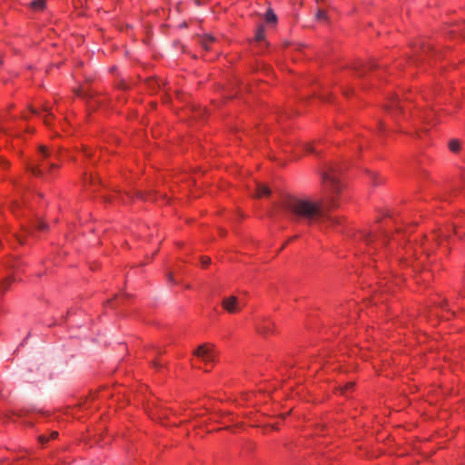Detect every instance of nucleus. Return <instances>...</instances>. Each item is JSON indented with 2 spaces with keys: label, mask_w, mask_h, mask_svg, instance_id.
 <instances>
[{
  "label": "nucleus",
  "mask_w": 465,
  "mask_h": 465,
  "mask_svg": "<svg viewBox=\"0 0 465 465\" xmlns=\"http://www.w3.org/2000/svg\"><path fill=\"white\" fill-rule=\"evenodd\" d=\"M341 168L331 165L322 173L323 201H313L307 197L288 196L282 201L283 211L293 220L303 221L308 223L336 225L340 223L338 218L329 215L326 209H334L339 206L338 198L343 191L344 185L341 181Z\"/></svg>",
  "instance_id": "obj_1"
},
{
  "label": "nucleus",
  "mask_w": 465,
  "mask_h": 465,
  "mask_svg": "<svg viewBox=\"0 0 465 465\" xmlns=\"http://www.w3.org/2000/svg\"><path fill=\"white\" fill-rule=\"evenodd\" d=\"M392 223L396 225V229L393 233L389 232L386 255L389 253L393 255L398 262L405 265L415 266L411 259L412 256L416 257L418 247L421 249L422 255L426 254V257H428L434 245H441L444 241H448L451 232L459 237H462L465 233L459 228L460 225V218H456L451 226L444 230L440 229L434 232L430 238L424 236L419 242L416 239L414 242L410 239L406 242V238H410V235H408V230H410V228L407 229L405 224H398L396 222L392 221L391 226Z\"/></svg>",
  "instance_id": "obj_2"
},
{
  "label": "nucleus",
  "mask_w": 465,
  "mask_h": 465,
  "mask_svg": "<svg viewBox=\"0 0 465 465\" xmlns=\"http://www.w3.org/2000/svg\"><path fill=\"white\" fill-rule=\"evenodd\" d=\"M391 219L385 220L381 224H375L371 230H364L355 234V241H360L369 254L372 255L382 250L386 255V246L389 238V230Z\"/></svg>",
  "instance_id": "obj_3"
},
{
  "label": "nucleus",
  "mask_w": 465,
  "mask_h": 465,
  "mask_svg": "<svg viewBox=\"0 0 465 465\" xmlns=\"http://www.w3.org/2000/svg\"><path fill=\"white\" fill-rule=\"evenodd\" d=\"M39 163H29L28 170L35 176L44 175L45 170L55 166L54 163L49 160L50 153L47 148L41 146L38 152Z\"/></svg>",
  "instance_id": "obj_4"
},
{
  "label": "nucleus",
  "mask_w": 465,
  "mask_h": 465,
  "mask_svg": "<svg viewBox=\"0 0 465 465\" xmlns=\"http://www.w3.org/2000/svg\"><path fill=\"white\" fill-rule=\"evenodd\" d=\"M195 360L204 363V371H209L216 361L217 352L212 344H203L194 352Z\"/></svg>",
  "instance_id": "obj_5"
},
{
  "label": "nucleus",
  "mask_w": 465,
  "mask_h": 465,
  "mask_svg": "<svg viewBox=\"0 0 465 465\" xmlns=\"http://www.w3.org/2000/svg\"><path fill=\"white\" fill-rule=\"evenodd\" d=\"M385 107L388 114H390L391 117H397L398 114H401L404 119L408 117V114L405 111L402 102L400 100L398 95H391L389 98Z\"/></svg>",
  "instance_id": "obj_6"
},
{
  "label": "nucleus",
  "mask_w": 465,
  "mask_h": 465,
  "mask_svg": "<svg viewBox=\"0 0 465 465\" xmlns=\"http://www.w3.org/2000/svg\"><path fill=\"white\" fill-rule=\"evenodd\" d=\"M242 306L243 302H242L236 296L233 295L225 297L223 300V309L230 313H235L239 312Z\"/></svg>",
  "instance_id": "obj_7"
},
{
  "label": "nucleus",
  "mask_w": 465,
  "mask_h": 465,
  "mask_svg": "<svg viewBox=\"0 0 465 465\" xmlns=\"http://www.w3.org/2000/svg\"><path fill=\"white\" fill-rule=\"evenodd\" d=\"M255 327L258 332L261 334L267 335L272 331L273 323L270 319L260 318L255 323Z\"/></svg>",
  "instance_id": "obj_8"
},
{
  "label": "nucleus",
  "mask_w": 465,
  "mask_h": 465,
  "mask_svg": "<svg viewBox=\"0 0 465 465\" xmlns=\"http://www.w3.org/2000/svg\"><path fill=\"white\" fill-rule=\"evenodd\" d=\"M22 193V199L21 201L20 200H15L11 204V210L12 212L15 214V215H18V211L19 209L23 206V205H27V196H25V193L24 192H21Z\"/></svg>",
  "instance_id": "obj_9"
},
{
  "label": "nucleus",
  "mask_w": 465,
  "mask_h": 465,
  "mask_svg": "<svg viewBox=\"0 0 465 465\" xmlns=\"http://www.w3.org/2000/svg\"><path fill=\"white\" fill-rule=\"evenodd\" d=\"M434 113L432 111H421L419 109L415 113V117H418L419 120H421L423 122L427 121L428 123L434 121Z\"/></svg>",
  "instance_id": "obj_10"
},
{
  "label": "nucleus",
  "mask_w": 465,
  "mask_h": 465,
  "mask_svg": "<svg viewBox=\"0 0 465 465\" xmlns=\"http://www.w3.org/2000/svg\"><path fill=\"white\" fill-rule=\"evenodd\" d=\"M255 196L256 197H263L270 194V189L262 183H255Z\"/></svg>",
  "instance_id": "obj_11"
},
{
  "label": "nucleus",
  "mask_w": 465,
  "mask_h": 465,
  "mask_svg": "<svg viewBox=\"0 0 465 465\" xmlns=\"http://www.w3.org/2000/svg\"><path fill=\"white\" fill-rule=\"evenodd\" d=\"M264 19L267 24L275 25L277 16L272 9H268L264 15Z\"/></svg>",
  "instance_id": "obj_12"
},
{
  "label": "nucleus",
  "mask_w": 465,
  "mask_h": 465,
  "mask_svg": "<svg viewBox=\"0 0 465 465\" xmlns=\"http://www.w3.org/2000/svg\"><path fill=\"white\" fill-rule=\"evenodd\" d=\"M41 117L46 125H50L51 121L54 118V114L50 110L45 109L43 114H41Z\"/></svg>",
  "instance_id": "obj_13"
},
{
  "label": "nucleus",
  "mask_w": 465,
  "mask_h": 465,
  "mask_svg": "<svg viewBox=\"0 0 465 465\" xmlns=\"http://www.w3.org/2000/svg\"><path fill=\"white\" fill-rule=\"evenodd\" d=\"M215 41V38L213 35H204L202 40V45L203 48L209 50L211 48V45Z\"/></svg>",
  "instance_id": "obj_14"
},
{
  "label": "nucleus",
  "mask_w": 465,
  "mask_h": 465,
  "mask_svg": "<svg viewBox=\"0 0 465 465\" xmlns=\"http://www.w3.org/2000/svg\"><path fill=\"white\" fill-rule=\"evenodd\" d=\"M31 6L35 10H42L45 7V0H34L31 3Z\"/></svg>",
  "instance_id": "obj_15"
},
{
  "label": "nucleus",
  "mask_w": 465,
  "mask_h": 465,
  "mask_svg": "<svg viewBox=\"0 0 465 465\" xmlns=\"http://www.w3.org/2000/svg\"><path fill=\"white\" fill-rule=\"evenodd\" d=\"M255 39L257 42H261L264 39V29L262 26L258 28L256 35H255Z\"/></svg>",
  "instance_id": "obj_16"
},
{
  "label": "nucleus",
  "mask_w": 465,
  "mask_h": 465,
  "mask_svg": "<svg viewBox=\"0 0 465 465\" xmlns=\"http://www.w3.org/2000/svg\"><path fill=\"white\" fill-rule=\"evenodd\" d=\"M449 148L451 152H458L460 149V143L457 140H452L449 143Z\"/></svg>",
  "instance_id": "obj_17"
},
{
  "label": "nucleus",
  "mask_w": 465,
  "mask_h": 465,
  "mask_svg": "<svg viewBox=\"0 0 465 465\" xmlns=\"http://www.w3.org/2000/svg\"><path fill=\"white\" fill-rule=\"evenodd\" d=\"M303 149L306 153H317V151L312 143L303 144Z\"/></svg>",
  "instance_id": "obj_18"
},
{
  "label": "nucleus",
  "mask_w": 465,
  "mask_h": 465,
  "mask_svg": "<svg viewBox=\"0 0 465 465\" xmlns=\"http://www.w3.org/2000/svg\"><path fill=\"white\" fill-rule=\"evenodd\" d=\"M368 175H369V178L370 180H371L373 182V184L376 185L378 184V174L374 172H369L368 173Z\"/></svg>",
  "instance_id": "obj_19"
},
{
  "label": "nucleus",
  "mask_w": 465,
  "mask_h": 465,
  "mask_svg": "<svg viewBox=\"0 0 465 465\" xmlns=\"http://www.w3.org/2000/svg\"><path fill=\"white\" fill-rule=\"evenodd\" d=\"M3 135L2 132L0 131V137ZM0 166L3 168H5L8 166V162L3 158L2 155H0Z\"/></svg>",
  "instance_id": "obj_20"
},
{
  "label": "nucleus",
  "mask_w": 465,
  "mask_h": 465,
  "mask_svg": "<svg viewBox=\"0 0 465 465\" xmlns=\"http://www.w3.org/2000/svg\"><path fill=\"white\" fill-rule=\"evenodd\" d=\"M377 132L382 134L386 132V127L382 122L378 123Z\"/></svg>",
  "instance_id": "obj_21"
},
{
  "label": "nucleus",
  "mask_w": 465,
  "mask_h": 465,
  "mask_svg": "<svg viewBox=\"0 0 465 465\" xmlns=\"http://www.w3.org/2000/svg\"><path fill=\"white\" fill-rule=\"evenodd\" d=\"M11 283V279L10 278H6L5 280H4V282H2L0 288L2 289H6V287Z\"/></svg>",
  "instance_id": "obj_22"
},
{
  "label": "nucleus",
  "mask_w": 465,
  "mask_h": 465,
  "mask_svg": "<svg viewBox=\"0 0 465 465\" xmlns=\"http://www.w3.org/2000/svg\"><path fill=\"white\" fill-rule=\"evenodd\" d=\"M36 227L39 230H45L47 226L43 221H38L36 223Z\"/></svg>",
  "instance_id": "obj_23"
},
{
  "label": "nucleus",
  "mask_w": 465,
  "mask_h": 465,
  "mask_svg": "<svg viewBox=\"0 0 465 465\" xmlns=\"http://www.w3.org/2000/svg\"><path fill=\"white\" fill-rule=\"evenodd\" d=\"M210 262H211L210 258L203 257L202 258V265H203V267L208 266L210 264Z\"/></svg>",
  "instance_id": "obj_24"
},
{
  "label": "nucleus",
  "mask_w": 465,
  "mask_h": 465,
  "mask_svg": "<svg viewBox=\"0 0 465 465\" xmlns=\"http://www.w3.org/2000/svg\"><path fill=\"white\" fill-rule=\"evenodd\" d=\"M317 17H318V19H325L326 13L324 11L321 10V11L318 12Z\"/></svg>",
  "instance_id": "obj_25"
},
{
  "label": "nucleus",
  "mask_w": 465,
  "mask_h": 465,
  "mask_svg": "<svg viewBox=\"0 0 465 465\" xmlns=\"http://www.w3.org/2000/svg\"><path fill=\"white\" fill-rule=\"evenodd\" d=\"M39 440H40L41 443L44 444V443L47 442L49 440V439L46 438L45 436L42 435V436L39 437Z\"/></svg>",
  "instance_id": "obj_26"
},
{
  "label": "nucleus",
  "mask_w": 465,
  "mask_h": 465,
  "mask_svg": "<svg viewBox=\"0 0 465 465\" xmlns=\"http://www.w3.org/2000/svg\"><path fill=\"white\" fill-rule=\"evenodd\" d=\"M9 419L7 414H0V420L5 422L6 420Z\"/></svg>",
  "instance_id": "obj_27"
},
{
  "label": "nucleus",
  "mask_w": 465,
  "mask_h": 465,
  "mask_svg": "<svg viewBox=\"0 0 465 465\" xmlns=\"http://www.w3.org/2000/svg\"><path fill=\"white\" fill-rule=\"evenodd\" d=\"M57 435H58V433H57L56 431H54V432H52V434H51V438H52V439H54V438H56V437H57Z\"/></svg>",
  "instance_id": "obj_28"
},
{
  "label": "nucleus",
  "mask_w": 465,
  "mask_h": 465,
  "mask_svg": "<svg viewBox=\"0 0 465 465\" xmlns=\"http://www.w3.org/2000/svg\"><path fill=\"white\" fill-rule=\"evenodd\" d=\"M357 74H359V76L361 75V71L359 69V68H355Z\"/></svg>",
  "instance_id": "obj_29"
},
{
  "label": "nucleus",
  "mask_w": 465,
  "mask_h": 465,
  "mask_svg": "<svg viewBox=\"0 0 465 465\" xmlns=\"http://www.w3.org/2000/svg\"><path fill=\"white\" fill-rule=\"evenodd\" d=\"M168 279H169V281H170V282H173V275H172V274H169V275H168Z\"/></svg>",
  "instance_id": "obj_30"
},
{
  "label": "nucleus",
  "mask_w": 465,
  "mask_h": 465,
  "mask_svg": "<svg viewBox=\"0 0 465 465\" xmlns=\"http://www.w3.org/2000/svg\"><path fill=\"white\" fill-rule=\"evenodd\" d=\"M388 282H384V287H386V285H388ZM381 287H383V282H381Z\"/></svg>",
  "instance_id": "obj_31"
},
{
  "label": "nucleus",
  "mask_w": 465,
  "mask_h": 465,
  "mask_svg": "<svg viewBox=\"0 0 465 465\" xmlns=\"http://www.w3.org/2000/svg\"><path fill=\"white\" fill-rule=\"evenodd\" d=\"M33 114H39V113L35 110L33 111Z\"/></svg>",
  "instance_id": "obj_32"
}]
</instances>
